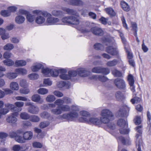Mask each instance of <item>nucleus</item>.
Instances as JSON below:
<instances>
[{
    "label": "nucleus",
    "instance_id": "obj_1",
    "mask_svg": "<svg viewBox=\"0 0 151 151\" xmlns=\"http://www.w3.org/2000/svg\"><path fill=\"white\" fill-rule=\"evenodd\" d=\"M33 14H42L44 17H47L46 22L48 25H51L56 24L59 21V19L57 18L52 17V15L48 12L39 10H36L32 11Z\"/></svg>",
    "mask_w": 151,
    "mask_h": 151
},
{
    "label": "nucleus",
    "instance_id": "obj_2",
    "mask_svg": "<svg viewBox=\"0 0 151 151\" xmlns=\"http://www.w3.org/2000/svg\"><path fill=\"white\" fill-rule=\"evenodd\" d=\"M72 111L68 114H64L61 115V117L64 119H66L70 121H74L78 118V114L77 111L79 110L78 106L76 105H72L71 106Z\"/></svg>",
    "mask_w": 151,
    "mask_h": 151
},
{
    "label": "nucleus",
    "instance_id": "obj_3",
    "mask_svg": "<svg viewBox=\"0 0 151 151\" xmlns=\"http://www.w3.org/2000/svg\"><path fill=\"white\" fill-rule=\"evenodd\" d=\"M142 126L139 125L135 128L137 132L135 135V142L137 147H138V151H142L141 146L142 145Z\"/></svg>",
    "mask_w": 151,
    "mask_h": 151
},
{
    "label": "nucleus",
    "instance_id": "obj_4",
    "mask_svg": "<svg viewBox=\"0 0 151 151\" xmlns=\"http://www.w3.org/2000/svg\"><path fill=\"white\" fill-rule=\"evenodd\" d=\"M100 119L101 122L103 123H108L113 116L112 112L109 109H104L101 111Z\"/></svg>",
    "mask_w": 151,
    "mask_h": 151
},
{
    "label": "nucleus",
    "instance_id": "obj_5",
    "mask_svg": "<svg viewBox=\"0 0 151 151\" xmlns=\"http://www.w3.org/2000/svg\"><path fill=\"white\" fill-rule=\"evenodd\" d=\"M78 120L80 122H85L89 124H93L96 125H99L102 123L100 119L95 117H91L89 118L80 117Z\"/></svg>",
    "mask_w": 151,
    "mask_h": 151
},
{
    "label": "nucleus",
    "instance_id": "obj_6",
    "mask_svg": "<svg viewBox=\"0 0 151 151\" xmlns=\"http://www.w3.org/2000/svg\"><path fill=\"white\" fill-rule=\"evenodd\" d=\"M62 22L65 24L77 25L79 23V19L73 16H69L63 18L62 19Z\"/></svg>",
    "mask_w": 151,
    "mask_h": 151
},
{
    "label": "nucleus",
    "instance_id": "obj_7",
    "mask_svg": "<svg viewBox=\"0 0 151 151\" xmlns=\"http://www.w3.org/2000/svg\"><path fill=\"white\" fill-rule=\"evenodd\" d=\"M117 124L121 127L119 131L121 134H126L129 132V130L127 129V124L125 120L122 119H119L118 121Z\"/></svg>",
    "mask_w": 151,
    "mask_h": 151
},
{
    "label": "nucleus",
    "instance_id": "obj_8",
    "mask_svg": "<svg viewBox=\"0 0 151 151\" xmlns=\"http://www.w3.org/2000/svg\"><path fill=\"white\" fill-rule=\"evenodd\" d=\"M25 106H29L27 109L28 112L33 114H38L39 111V109L37 106L34 105L30 102H27L25 103Z\"/></svg>",
    "mask_w": 151,
    "mask_h": 151
},
{
    "label": "nucleus",
    "instance_id": "obj_9",
    "mask_svg": "<svg viewBox=\"0 0 151 151\" xmlns=\"http://www.w3.org/2000/svg\"><path fill=\"white\" fill-rule=\"evenodd\" d=\"M6 106L9 109H11L12 111L13 112L12 113L14 114L16 116H18V113L22 110L21 108L15 106L12 104H8L6 105Z\"/></svg>",
    "mask_w": 151,
    "mask_h": 151
},
{
    "label": "nucleus",
    "instance_id": "obj_10",
    "mask_svg": "<svg viewBox=\"0 0 151 151\" xmlns=\"http://www.w3.org/2000/svg\"><path fill=\"white\" fill-rule=\"evenodd\" d=\"M114 83L117 88L121 89H124L126 84L124 80L121 78H117L114 81Z\"/></svg>",
    "mask_w": 151,
    "mask_h": 151
},
{
    "label": "nucleus",
    "instance_id": "obj_11",
    "mask_svg": "<svg viewBox=\"0 0 151 151\" xmlns=\"http://www.w3.org/2000/svg\"><path fill=\"white\" fill-rule=\"evenodd\" d=\"M106 52L112 55H117L118 54V51L116 48L111 46L107 47L106 48Z\"/></svg>",
    "mask_w": 151,
    "mask_h": 151
},
{
    "label": "nucleus",
    "instance_id": "obj_12",
    "mask_svg": "<svg viewBox=\"0 0 151 151\" xmlns=\"http://www.w3.org/2000/svg\"><path fill=\"white\" fill-rule=\"evenodd\" d=\"M90 78L91 79L98 80L102 82H106L108 80V79L106 77L99 75H93Z\"/></svg>",
    "mask_w": 151,
    "mask_h": 151
},
{
    "label": "nucleus",
    "instance_id": "obj_13",
    "mask_svg": "<svg viewBox=\"0 0 151 151\" xmlns=\"http://www.w3.org/2000/svg\"><path fill=\"white\" fill-rule=\"evenodd\" d=\"M17 116L14 114L11 113L7 116L6 118V121L9 123L15 124L17 120L16 117Z\"/></svg>",
    "mask_w": 151,
    "mask_h": 151
},
{
    "label": "nucleus",
    "instance_id": "obj_14",
    "mask_svg": "<svg viewBox=\"0 0 151 151\" xmlns=\"http://www.w3.org/2000/svg\"><path fill=\"white\" fill-rule=\"evenodd\" d=\"M78 75L81 77H86L88 76L89 72L85 68H80L77 69Z\"/></svg>",
    "mask_w": 151,
    "mask_h": 151
},
{
    "label": "nucleus",
    "instance_id": "obj_15",
    "mask_svg": "<svg viewBox=\"0 0 151 151\" xmlns=\"http://www.w3.org/2000/svg\"><path fill=\"white\" fill-rule=\"evenodd\" d=\"M128 80L130 86L131 90L133 92H134L135 91V87L134 86V81L133 76L132 75L130 74L128 76Z\"/></svg>",
    "mask_w": 151,
    "mask_h": 151
},
{
    "label": "nucleus",
    "instance_id": "obj_16",
    "mask_svg": "<svg viewBox=\"0 0 151 151\" xmlns=\"http://www.w3.org/2000/svg\"><path fill=\"white\" fill-rule=\"evenodd\" d=\"M31 100L33 101L40 104H42L44 102V100L41 98L40 96L37 94L33 95L32 97Z\"/></svg>",
    "mask_w": 151,
    "mask_h": 151
},
{
    "label": "nucleus",
    "instance_id": "obj_17",
    "mask_svg": "<svg viewBox=\"0 0 151 151\" xmlns=\"http://www.w3.org/2000/svg\"><path fill=\"white\" fill-rule=\"evenodd\" d=\"M33 136V132L30 131H27L23 133V137L25 141H29L31 140Z\"/></svg>",
    "mask_w": 151,
    "mask_h": 151
},
{
    "label": "nucleus",
    "instance_id": "obj_18",
    "mask_svg": "<svg viewBox=\"0 0 151 151\" xmlns=\"http://www.w3.org/2000/svg\"><path fill=\"white\" fill-rule=\"evenodd\" d=\"M91 32L94 35L101 36L103 34V30L100 28L97 27H94L91 29Z\"/></svg>",
    "mask_w": 151,
    "mask_h": 151
},
{
    "label": "nucleus",
    "instance_id": "obj_19",
    "mask_svg": "<svg viewBox=\"0 0 151 151\" xmlns=\"http://www.w3.org/2000/svg\"><path fill=\"white\" fill-rule=\"evenodd\" d=\"M67 71L65 69H60V77L61 79L68 80L70 78V76L69 75L66 74Z\"/></svg>",
    "mask_w": 151,
    "mask_h": 151
},
{
    "label": "nucleus",
    "instance_id": "obj_20",
    "mask_svg": "<svg viewBox=\"0 0 151 151\" xmlns=\"http://www.w3.org/2000/svg\"><path fill=\"white\" fill-rule=\"evenodd\" d=\"M38 16L35 18V22L38 24H43L45 20V19L44 16H42V14H36Z\"/></svg>",
    "mask_w": 151,
    "mask_h": 151
},
{
    "label": "nucleus",
    "instance_id": "obj_21",
    "mask_svg": "<svg viewBox=\"0 0 151 151\" xmlns=\"http://www.w3.org/2000/svg\"><path fill=\"white\" fill-rule=\"evenodd\" d=\"M118 141H121L124 145H129L131 143V141L129 137L125 139L122 136H120L117 138Z\"/></svg>",
    "mask_w": 151,
    "mask_h": 151
},
{
    "label": "nucleus",
    "instance_id": "obj_22",
    "mask_svg": "<svg viewBox=\"0 0 151 151\" xmlns=\"http://www.w3.org/2000/svg\"><path fill=\"white\" fill-rule=\"evenodd\" d=\"M25 20V18L23 16L21 15H18L15 18V22L19 24L23 23Z\"/></svg>",
    "mask_w": 151,
    "mask_h": 151
},
{
    "label": "nucleus",
    "instance_id": "obj_23",
    "mask_svg": "<svg viewBox=\"0 0 151 151\" xmlns=\"http://www.w3.org/2000/svg\"><path fill=\"white\" fill-rule=\"evenodd\" d=\"M62 10L66 12L67 13L69 14L75 15L77 16H79V14L76 11H74L73 9H70L65 7H63L62 8Z\"/></svg>",
    "mask_w": 151,
    "mask_h": 151
},
{
    "label": "nucleus",
    "instance_id": "obj_24",
    "mask_svg": "<svg viewBox=\"0 0 151 151\" xmlns=\"http://www.w3.org/2000/svg\"><path fill=\"white\" fill-rule=\"evenodd\" d=\"M15 72L18 75H24L27 74V71L26 69L23 68H17L15 70Z\"/></svg>",
    "mask_w": 151,
    "mask_h": 151
},
{
    "label": "nucleus",
    "instance_id": "obj_25",
    "mask_svg": "<svg viewBox=\"0 0 151 151\" xmlns=\"http://www.w3.org/2000/svg\"><path fill=\"white\" fill-rule=\"evenodd\" d=\"M10 88L13 91H17L19 88L18 84L14 81L10 83Z\"/></svg>",
    "mask_w": 151,
    "mask_h": 151
},
{
    "label": "nucleus",
    "instance_id": "obj_26",
    "mask_svg": "<svg viewBox=\"0 0 151 151\" xmlns=\"http://www.w3.org/2000/svg\"><path fill=\"white\" fill-rule=\"evenodd\" d=\"M5 76L9 79L13 80L15 78L17 77V75L14 71V72H9L7 73Z\"/></svg>",
    "mask_w": 151,
    "mask_h": 151
},
{
    "label": "nucleus",
    "instance_id": "obj_27",
    "mask_svg": "<svg viewBox=\"0 0 151 151\" xmlns=\"http://www.w3.org/2000/svg\"><path fill=\"white\" fill-rule=\"evenodd\" d=\"M70 4L74 6H82L84 3L81 0H71Z\"/></svg>",
    "mask_w": 151,
    "mask_h": 151
},
{
    "label": "nucleus",
    "instance_id": "obj_28",
    "mask_svg": "<svg viewBox=\"0 0 151 151\" xmlns=\"http://www.w3.org/2000/svg\"><path fill=\"white\" fill-rule=\"evenodd\" d=\"M42 67V65L40 63H35L31 67V69L33 71L36 72L39 70Z\"/></svg>",
    "mask_w": 151,
    "mask_h": 151
},
{
    "label": "nucleus",
    "instance_id": "obj_29",
    "mask_svg": "<svg viewBox=\"0 0 151 151\" xmlns=\"http://www.w3.org/2000/svg\"><path fill=\"white\" fill-rule=\"evenodd\" d=\"M121 5L122 9L125 11L128 12L130 10V8L128 4L124 1L121 2Z\"/></svg>",
    "mask_w": 151,
    "mask_h": 151
},
{
    "label": "nucleus",
    "instance_id": "obj_30",
    "mask_svg": "<svg viewBox=\"0 0 151 151\" xmlns=\"http://www.w3.org/2000/svg\"><path fill=\"white\" fill-rule=\"evenodd\" d=\"M128 107L127 106L125 105L122 108H121L119 111V116H123V114L125 113L128 110Z\"/></svg>",
    "mask_w": 151,
    "mask_h": 151
},
{
    "label": "nucleus",
    "instance_id": "obj_31",
    "mask_svg": "<svg viewBox=\"0 0 151 151\" xmlns=\"http://www.w3.org/2000/svg\"><path fill=\"white\" fill-rule=\"evenodd\" d=\"M118 61L116 59L108 61L106 63V65L108 67H113L116 65L118 63Z\"/></svg>",
    "mask_w": 151,
    "mask_h": 151
},
{
    "label": "nucleus",
    "instance_id": "obj_32",
    "mask_svg": "<svg viewBox=\"0 0 151 151\" xmlns=\"http://www.w3.org/2000/svg\"><path fill=\"white\" fill-rule=\"evenodd\" d=\"M42 73L46 77H50L51 76V69L48 68H43Z\"/></svg>",
    "mask_w": 151,
    "mask_h": 151
},
{
    "label": "nucleus",
    "instance_id": "obj_33",
    "mask_svg": "<svg viewBox=\"0 0 151 151\" xmlns=\"http://www.w3.org/2000/svg\"><path fill=\"white\" fill-rule=\"evenodd\" d=\"M15 65L17 66H23L26 64V61L23 60H17L15 61Z\"/></svg>",
    "mask_w": 151,
    "mask_h": 151
},
{
    "label": "nucleus",
    "instance_id": "obj_34",
    "mask_svg": "<svg viewBox=\"0 0 151 151\" xmlns=\"http://www.w3.org/2000/svg\"><path fill=\"white\" fill-rule=\"evenodd\" d=\"M51 112L52 114L55 115H59L62 113L60 106L58 107L56 109H51Z\"/></svg>",
    "mask_w": 151,
    "mask_h": 151
},
{
    "label": "nucleus",
    "instance_id": "obj_35",
    "mask_svg": "<svg viewBox=\"0 0 151 151\" xmlns=\"http://www.w3.org/2000/svg\"><path fill=\"white\" fill-rule=\"evenodd\" d=\"M15 139L16 142L20 143H23L25 142L23 136L22 137L21 136L17 135L15 137Z\"/></svg>",
    "mask_w": 151,
    "mask_h": 151
},
{
    "label": "nucleus",
    "instance_id": "obj_36",
    "mask_svg": "<svg viewBox=\"0 0 151 151\" xmlns=\"http://www.w3.org/2000/svg\"><path fill=\"white\" fill-rule=\"evenodd\" d=\"M116 99L118 101L122 100L124 98L123 94L120 92H117L115 94Z\"/></svg>",
    "mask_w": 151,
    "mask_h": 151
},
{
    "label": "nucleus",
    "instance_id": "obj_37",
    "mask_svg": "<svg viewBox=\"0 0 151 151\" xmlns=\"http://www.w3.org/2000/svg\"><path fill=\"white\" fill-rule=\"evenodd\" d=\"M29 120L32 122H37L40 121V118L38 116L33 115L30 116Z\"/></svg>",
    "mask_w": 151,
    "mask_h": 151
},
{
    "label": "nucleus",
    "instance_id": "obj_38",
    "mask_svg": "<svg viewBox=\"0 0 151 151\" xmlns=\"http://www.w3.org/2000/svg\"><path fill=\"white\" fill-rule=\"evenodd\" d=\"M105 10L106 13L110 16H114L116 15V13L112 8H106Z\"/></svg>",
    "mask_w": 151,
    "mask_h": 151
},
{
    "label": "nucleus",
    "instance_id": "obj_39",
    "mask_svg": "<svg viewBox=\"0 0 151 151\" xmlns=\"http://www.w3.org/2000/svg\"><path fill=\"white\" fill-rule=\"evenodd\" d=\"M61 111H69L70 110V107L68 105H63L60 106Z\"/></svg>",
    "mask_w": 151,
    "mask_h": 151
},
{
    "label": "nucleus",
    "instance_id": "obj_40",
    "mask_svg": "<svg viewBox=\"0 0 151 151\" xmlns=\"http://www.w3.org/2000/svg\"><path fill=\"white\" fill-rule=\"evenodd\" d=\"M60 70H56L55 69H51V76L54 77L57 76L59 73H60Z\"/></svg>",
    "mask_w": 151,
    "mask_h": 151
},
{
    "label": "nucleus",
    "instance_id": "obj_41",
    "mask_svg": "<svg viewBox=\"0 0 151 151\" xmlns=\"http://www.w3.org/2000/svg\"><path fill=\"white\" fill-rule=\"evenodd\" d=\"M48 90L44 88H41L39 89L37 91V92L41 95H45L48 93Z\"/></svg>",
    "mask_w": 151,
    "mask_h": 151
},
{
    "label": "nucleus",
    "instance_id": "obj_42",
    "mask_svg": "<svg viewBox=\"0 0 151 151\" xmlns=\"http://www.w3.org/2000/svg\"><path fill=\"white\" fill-rule=\"evenodd\" d=\"M64 104H66L67 105L71 104L72 103V99L70 98L65 96L63 98Z\"/></svg>",
    "mask_w": 151,
    "mask_h": 151
},
{
    "label": "nucleus",
    "instance_id": "obj_43",
    "mask_svg": "<svg viewBox=\"0 0 151 151\" xmlns=\"http://www.w3.org/2000/svg\"><path fill=\"white\" fill-rule=\"evenodd\" d=\"M141 99L140 98L136 96L133 97L130 100L131 102L133 104H137L140 102Z\"/></svg>",
    "mask_w": 151,
    "mask_h": 151
},
{
    "label": "nucleus",
    "instance_id": "obj_44",
    "mask_svg": "<svg viewBox=\"0 0 151 151\" xmlns=\"http://www.w3.org/2000/svg\"><path fill=\"white\" fill-rule=\"evenodd\" d=\"M80 115L82 116V117L87 118H89L90 116V113L86 111H82L80 112Z\"/></svg>",
    "mask_w": 151,
    "mask_h": 151
},
{
    "label": "nucleus",
    "instance_id": "obj_45",
    "mask_svg": "<svg viewBox=\"0 0 151 151\" xmlns=\"http://www.w3.org/2000/svg\"><path fill=\"white\" fill-rule=\"evenodd\" d=\"M20 117L22 119L24 120L28 119H29L30 117L29 115L25 112L21 113L20 114Z\"/></svg>",
    "mask_w": 151,
    "mask_h": 151
},
{
    "label": "nucleus",
    "instance_id": "obj_46",
    "mask_svg": "<svg viewBox=\"0 0 151 151\" xmlns=\"http://www.w3.org/2000/svg\"><path fill=\"white\" fill-rule=\"evenodd\" d=\"M55 100V96L52 95H48L46 98V100L48 102H52Z\"/></svg>",
    "mask_w": 151,
    "mask_h": 151
},
{
    "label": "nucleus",
    "instance_id": "obj_47",
    "mask_svg": "<svg viewBox=\"0 0 151 151\" xmlns=\"http://www.w3.org/2000/svg\"><path fill=\"white\" fill-rule=\"evenodd\" d=\"M3 62L5 65L9 66L12 65L14 64V61L10 59L4 60L3 61Z\"/></svg>",
    "mask_w": 151,
    "mask_h": 151
},
{
    "label": "nucleus",
    "instance_id": "obj_48",
    "mask_svg": "<svg viewBox=\"0 0 151 151\" xmlns=\"http://www.w3.org/2000/svg\"><path fill=\"white\" fill-rule=\"evenodd\" d=\"M14 45L12 44L9 43L5 45L4 47V49L6 50H11L13 49Z\"/></svg>",
    "mask_w": 151,
    "mask_h": 151
},
{
    "label": "nucleus",
    "instance_id": "obj_49",
    "mask_svg": "<svg viewBox=\"0 0 151 151\" xmlns=\"http://www.w3.org/2000/svg\"><path fill=\"white\" fill-rule=\"evenodd\" d=\"M112 73V74L116 77H120L122 76V74L121 72L116 69L113 70Z\"/></svg>",
    "mask_w": 151,
    "mask_h": 151
},
{
    "label": "nucleus",
    "instance_id": "obj_50",
    "mask_svg": "<svg viewBox=\"0 0 151 151\" xmlns=\"http://www.w3.org/2000/svg\"><path fill=\"white\" fill-rule=\"evenodd\" d=\"M26 18L27 21L29 22H31L34 21L35 17L34 16L28 13L27 14Z\"/></svg>",
    "mask_w": 151,
    "mask_h": 151
},
{
    "label": "nucleus",
    "instance_id": "obj_51",
    "mask_svg": "<svg viewBox=\"0 0 151 151\" xmlns=\"http://www.w3.org/2000/svg\"><path fill=\"white\" fill-rule=\"evenodd\" d=\"M101 67H97L93 68L92 71L96 73H101Z\"/></svg>",
    "mask_w": 151,
    "mask_h": 151
},
{
    "label": "nucleus",
    "instance_id": "obj_52",
    "mask_svg": "<svg viewBox=\"0 0 151 151\" xmlns=\"http://www.w3.org/2000/svg\"><path fill=\"white\" fill-rule=\"evenodd\" d=\"M28 76L30 79L34 80L37 79L38 78L39 76L36 73H33L29 74Z\"/></svg>",
    "mask_w": 151,
    "mask_h": 151
},
{
    "label": "nucleus",
    "instance_id": "obj_53",
    "mask_svg": "<svg viewBox=\"0 0 151 151\" xmlns=\"http://www.w3.org/2000/svg\"><path fill=\"white\" fill-rule=\"evenodd\" d=\"M1 13L2 16L4 17L9 16L11 14L10 12H9L8 10H2L1 12Z\"/></svg>",
    "mask_w": 151,
    "mask_h": 151
},
{
    "label": "nucleus",
    "instance_id": "obj_54",
    "mask_svg": "<svg viewBox=\"0 0 151 151\" xmlns=\"http://www.w3.org/2000/svg\"><path fill=\"white\" fill-rule=\"evenodd\" d=\"M94 48L96 50H101L104 49L103 45L100 43H96L94 45Z\"/></svg>",
    "mask_w": 151,
    "mask_h": 151
},
{
    "label": "nucleus",
    "instance_id": "obj_55",
    "mask_svg": "<svg viewBox=\"0 0 151 151\" xmlns=\"http://www.w3.org/2000/svg\"><path fill=\"white\" fill-rule=\"evenodd\" d=\"M134 123L136 125L139 124L141 122V118L139 116H136L134 119Z\"/></svg>",
    "mask_w": 151,
    "mask_h": 151
},
{
    "label": "nucleus",
    "instance_id": "obj_56",
    "mask_svg": "<svg viewBox=\"0 0 151 151\" xmlns=\"http://www.w3.org/2000/svg\"><path fill=\"white\" fill-rule=\"evenodd\" d=\"M13 56V54L7 51L5 52L3 55L4 58L5 59L10 58Z\"/></svg>",
    "mask_w": 151,
    "mask_h": 151
},
{
    "label": "nucleus",
    "instance_id": "obj_57",
    "mask_svg": "<svg viewBox=\"0 0 151 151\" xmlns=\"http://www.w3.org/2000/svg\"><path fill=\"white\" fill-rule=\"evenodd\" d=\"M55 104L57 105L60 106L64 104L63 98L56 100L55 102Z\"/></svg>",
    "mask_w": 151,
    "mask_h": 151
},
{
    "label": "nucleus",
    "instance_id": "obj_58",
    "mask_svg": "<svg viewBox=\"0 0 151 151\" xmlns=\"http://www.w3.org/2000/svg\"><path fill=\"white\" fill-rule=\"evenodd\" d=\"M110 73L109 69L107 68H103L101 67V73L105 75H107Z\"/></svg>",
    "mask_w": 151,
    "mask_h": 151
},
{
    "label": "nucleus",
    "instance_id": "obj_59",
    "mask_svg": "<svg viewBox=\"0 0 151 151\" xmlns=\"http://www.w3.org/2000/svg\"><path fill=\"white\" fill-rule=\"evenodd\" d=\"M19 85L20 86L23 88L26 87L27 86V81L24 79H22L20 81Z\"/></svg>",
    "mask_w": 151,
    "mask_h": 151
},
{
    "label": "nucleus",
    "instance_id": "obj_60",
    "mask_svg": "<svg viewBox=\"0 0 151 151\" xmlns=\"http://www.w3.org/2000/svg\"><path fill=\"white\" fill-rule=\"evenodd\" d=\"M49 124L48 122H41L40 124V127L41 128H44L47 127Z\"/></svg>",
    "mask_w": 151,
    "mask_h": 151
},
{
    "label": "nucleus",
    "instance_id": "obj_61",
    "mask_svg": "<svg viewBox=\"0 0 151 151\" xmlns=\"http://www.w3.org/2000/svg\"><path fill=\"white\" fill-rule=\"evenodd\" d=\"M32 146L33 147L37 148H41L42 146V144L40 142H34L32 143Z\"/></svg>",
    "mask_w": 151,
    "mask_h": 151
},
{
    "label": "nucleus",
    "instance_id": "obj_62",
    "mask_svg": "<svg viewBox=\"0 0 151 151\" xmlns=\"http://www.w3.org/2000/svg\"><path fill=\"white\" fill-rule=\"evenodd\" d=\"M7 108H8L7 107ZM8 108H2L0 109V114L1 115H5L9 112Z\"/></svg>",
    "mask_w": 151,
    "mask_h": 151
},
{
    "label": "nucleus",
    "instance_id": "obj_63",
    "mask_svg": "<svg viewBox=\"0 0 151 151\" xmlns=\"http://www.w3.org/2000/svg\"><path fill=\"white\" fill-rule=\"evenodd\" d=\"M54 94L58 97H61L63 96V94L61 92L58 91H55L53 92Z\"/></svg>",
    "mask_w": 151,
    "mask_h": 151
},
{
    "label": "nucleus",
    "instance_id": "obj_64",
    "mask_svg": "<svg viewBox=\"0 0 151 151\" xmlns=\"http://www.w3.org/2000/svg\"><path fill=\"white\" fill-rule=\"evenodd\" d=\"M22 147L19 145H14L12 148V150L14 151H19Z\"/></svg>",
    "mask_w": 151,
    "mask_h": 151
}]
</instances>
